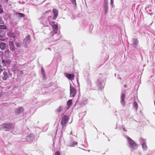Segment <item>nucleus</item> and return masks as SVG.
Masks as SVG:
<instances>
[{
	"label": "nucleus",
	"mask_w": 155,
	"mask_h": 155,
	"mask_svg": "<svg viewBox=\"0 0 155 155\" xmlns=\"http://www.w3.org/2000/svg\"><path fill=\"white\" fill-rule=\"evenodd\" d=\"M6 27L5 25H0V29H6Z\"/></svg>",
	"instance_id": "393cba45"
},
{
	"label": "nucleus",
	"mask_w": 155,
	"mask_h": 155,
	"mask_svg": "<svg viewBox=\"0 0 155 155\" xmlns=\"http://www.w3.org/2000/svg\"><path fill=\"white\" fill-rule=\"evenodd\" d=\"M133 43L131 45L134 47H136L138 43V41L136 38H134L132 40Z\"/></svg>",
	"instance_id": "4468645a"
},
{
	"label": "nucleus",
	"mask_w": 155,
	"mask_h": 155,
	"mask_svg": "<svg viewBox=\"0 0 155 155\" xmlns=\"http://www.w3.org/2000/svg\"><path fill=\"white\" fill-rule=\"evenodd\" d=\"M3 69L2 67L1 66H0V73L2 72L3 71Z\"/></svg>",
	"instance_id": "c85d7f7f"
},
{
	"label": "nucleus",
	"mask_w": 155,
	"mask_h": 155,
	"mask_svg": "<svg viewBox=\"0 0 155 155\" xmlns=\"http://www.w3.org/2000/svg\"><path fill=\"white\" fill-rule=\"evenodd\" d=\"M6 61V64L7 63L8 64H9L11 62V61H8V60Z\"/></svg>",
	"instance_id": "2f4dec72"
},
{
	"label": "nucleus",
	"mask_w": 155,
	"mask_h": 155,
	"mask_svg": "<svg viewBox=\"0 0 155 155\" xmlns=\"http://www.w3.org/2000/svg\"><path fill=\"white\" fill-rule=\"evenodd\" d=\"M6 44L5 42H2L0 43V48L2 50H5L6 47Z\"/></svg>",
	"instance_id": "2eb2a0df"
},
{
	"label": "nucleus",
	"mask_w": 155,
	"mask_h": 155,
	"mask_svg": "<svg viewBox=\"0 0 155 155\" xmlns=\"http://www.w3.org/2000/svg\"><path fill=\"white\" fill-rule=\"evenodd\" d=\"M3 10L2 8V6L0 4V14L3 13Z\"/></svg>",
	"instance_id": "a878e982"
},
{
	"label": "nucleus",
	"mask_w": 155,
	"mask_h": 155,
	"mask_svg": "<svg viewBox=\"0 0 155 155\" xmlns=\"http://www.w3.org/2000/svg\"><path fill=\"white\" fill-rule=\"evenodd\" d=\"M133 107L135 108V110L137 111L138 107V105L137 102H134L133 103Z\"/></svg>",
	"instance_id": "a211bd4d"
},
{
	"label": "nucleus",
	"mask_w": 155,
	"mask_h": 155,
	"mask_svg": "<svg viewBox=\"0 0 155 155\" xmlns=\"http://www.w3.org/2000/svg\"><path fill=\"white\" fill-rule=\"evenodd\" d=\"M3 76L2 77V79L4 80H6L8 78V75L7 72L4 71L3 72Z\"/></svg>",
	"instance_id": "dca6fc26"
},
{
	"label": "nucleus",
	"mask_w": 155,
	"mask_h": 155,
	"mask_svg": "<svg viewBox=\"0 0 155 155\" xmlns=\"http://www.w3.org/2000/svg\"><path fill=\"white\" fill-rule=\"evenodd\" d=\"M122 128H123V130L124 131H125V132H127V130H126V129L125 128V127H122Z\"/></svg>",
	"instance_id": "473e14b6"
},
{
	"label": "nucleus",
	"mask_w": 155,
	"mask_h": 155,
	"mask_svg": "<svg viewBox=\"0 0 155 155\" xmlns=\"http://www.w3.org/2000/svg\"><path fill=\"white\" fill-rule=\"evenodd\" d=\"M117 78L118 79H120V80L121 79V78L120 77H119L118 75V77H117Z\"/></svg>",
	"instance_id": "c9c22d12"
},
{
	"label": "nucleus",
	"mask_w": 155,
	"mask_h": 155,
	"mask_svg": "<svg viewBox=\"0 0 155 155\" xmlns=\"http://www.w3.org/2000/svg\"><path fill=\"white\" fill-rule=\"evenodd\" d=\"M16 14L18 15L19 17L21 18L25 16V14L21 13H17Z\"/></svg>",
	"instance_id": "412c9836"
},
{
	"label": "nucleus",
	"mask_w": 155,
	"mask_h": 155,
	"mask_svg": "<svg viewBox=\"0 0 155 155\" xmlns=\"http://www.w3.org/2000/svg\"><path fill=\"white\" fill-rule=\"evenodd\" d=\"M2 64L3 66H5L6 65V61L3 59L2 60Z\"/></svg>",
	"instance_id": "5701e85b"
},
{
	"label": "nucleus",
	"mask_w": 155,
	"mask_h": 155,
	"mask_svg": "<svg viewBox=\"0 0 155 155\" xmlns=\"http://www.w3.org/2000/svg\"><path fill=\"white\" fill-rule=\"evenodd\" d=\"M67 104L68 106H71L72 104V101L71 100H70L67 102Z\"/></svg>",
	"instance_id": "4be33fe9"
},
{
	"label": "nucleus",
	"mask_w": 155,
	"mask_h": 155,
	"mask_svg": "<svg viewBox=\"0 0 155 155\" xmlns=\"http://www.w3.org/2000/svg\"><path fill=\"white\" fill-rule=\"evenodd\" d=\"M65 75L68 79L71 80L74 79V74H69L66 73L65 74Z\"/></svg>",
	"instance_id": "9b49d317"
},
{
	"label": "nucleus",
	"mask_w": 155,
	"mask_h": 155,
	"mask_svg": "<svg viewBox=\"0 0 155 155\" xmlns=\"http://www.w3.org/2000/svg\"><path fill=\"white\" fill-rule=\"evenodd\" d=\"M139 141L140 143L142 144V148L144 150H146L147 149V146L146 140L144 139L141 138Z\"/></svg>",
	"instance_id": "7ed1b4c3"
},
{
	"label": "nucleus",
	"mask_w": 155,
	"mask_h": 155,
	"mask_svg": "<svg viewBox=\"0 0 155 155\" xmlns=\"http://www.w3.org/2000/svg\"><path fill=\"white\" fill-rule=\"evenodd\" d=\"M111 1V3L110 4L111 5L113 4L114 3V0H110Z\"/></svg>",
	"instance_id": "72a5a7b5"
},
{
	"label": "nucleus",
	"mask_w": 155,
	"mask_h": 155,
	"mask_svg": "<svg viewBox=\"0 0 155 155\" xmlns=\"http://www.w3.org/2000/svg\"><path fill=\"white\" fill-rule=\"evenodd\" d=\"M50 24L52 26V27L53 26H54L57 25L55 24V22L54 21H51L50 22Z\"/></svg>",
	"instance_id": "b1692460"
},
{
	"label": "nucleus",
	"mask_w": 155,
	"mask_h": 155,
	"mask_svg": "<svg viewBox=\"0 0 155 155\" xmlns=\"http://www.w3.org/2000/svg\"><path fill=\"white\" fill-rule=\"evenodd\" d=\"M15 45L17 47L19 48L20 46V44L18 42H16Z\"/></svg>",
	"instance_id": "bb28decb"
},
{
	"label": "nucleus",
	"mask_w": 155,
	"mask_h": 155,
	"mask_svg": "<svg viewBox=\"0 0 155 155\" xmlns=\"http://www.w3.org/2000/svg\"><path fill=\"white\" fill-rule=\"evenodd\" d=\"M55 155H60L59 152L56 151L55 153Z\"/></svg>",
	"instance_id": "c756f323"
},
{
	"label": "nucleus",
	"mask_w": 155,
	"mask_h": 155,
	"mask_svg": "<svg viewBox=\"0 0 155 155\" xmlns=\"http://www.w3.org/2000/svg\"><path fill=\"white\" fill-rule=\"evenodd\" d=\"M0 54H3V52L2 51H0Z\"/></svg>",
	"instance_id": "4c0bfd02"
},
{
	"label": "nucleus",
	"mask_w": 155,
	"mask_h": 155,
	"mask_svg": "<svg viewBox=\"0 0 155 155\" xmlns=\"http://www.w3.org/2000/svg\"><path fill=\"white\" fill-rule=\"evenodd\" d=\"M52 28L55 33H57V30L58 28V25H57L55 26H53Z\"/></svg>",
	"instance_id": "6ab92c4d"
},
{
	"label": "nucleus",
	"mask_w": 155,
	"mask_h": 155,
	"mask_svg": "<svg viewBox=\"0 0 155 155\" xmlns=\"http://www.w3.org/2000/svg\"><path fill=\"white\" fill-rule=\"evenodd\" d=\"M124 87H127V85H126L125 84V85H124Z\"/></svg>",
	"instance_id": "ea45409f"
},
{
	"label": "nucleus",
	"mask_w": 155,
	"mask_h": 155,
	"mask_svg": "<svg viewBox=\"0 0 155 155\" xmlns=\"http://www.w3.org/2000/svg\"><path fill=\"white\" fill-rule=\"evenodd\" d=\"M77 142H75L74 143V144L73 145V146H74L75 145H77Z\"/></svg>",
	"instance_id": "e433bc0d"
},
{
	"label": "nucleus",
	"mask_w": 155,
	"mask_h": 155,
	"mask_svg": "<svg viewBox=\"0 0 155 155\" xmlns=\"http://www.w3.org/2000/svg\"><path fill=\"white\" fill-rule=\"evenodd\" d=\"M125 95L121 93L120 97V103L122 105H124L125 104L124 99L125 98Z\"/></svg>",
	"instance_id": "f8f14e48"
},
{
	"label": "nucleus",
	"mask_w": 155,
	"mask_h": 155,
	"mask_svg": "<svg viewBox=\"0 0 155 155\" xmlns=\"http://www.w3.org/2000/svg\"><path fill=\"white\" fill-rule=\"evenodd\" d=\"M69 118L66 115H64L62 118L61 121V125L62 127L65 126L66 124L68 123Z\"/></svg>",
	"instance_id": "f03ea898"
},
{
	"label": "nucleus",
	"mask_w": 155,
	"mask_h": 155,
	"mask_svg": "<svg viewBox=\"0 0 155 155\" xmlns=\"http://www.w3.org/2000/svg\"><path fill=\"white\" fill-rule=\"evenodd\" d=\"M4 23V21L2 20V19H1V20H0V24H3Z\"/></svg>",
	"instance_id": "7c9ffc66"
},
{
	"label": "nucleus",
	"mask_w": 155,
	"mask_h": 155,
	"mask_svg": "<svg viewBox=\"0 0 155 155\" xmlns=\"http://www.w3.org/2000/svg\"><path fill=\"white\" fill-rule=\"evenodd\" d=\"M31 41V38L29 35L28 36L25 38L24 40L23 44L25 45V46L27 47V45L30 44Z\"/></svg>",
	"instance_id": "20e7f679"
},
{
	"label": "nucleus",
	"mask_w": 155,
	"mask_h": 155,
	"mask_svg": "<svg viewBox=\"0 0 155 155\" xmlns=\"http://www.w3.org/2000/svg\"><path fill=\"white\" fill-rule=\"evenodd\" d=\"M44 70H43V69H42V72H44Z\"/></svg>",
	"instance_id": "a19ab883"
},
{
	"label": "nucleus",
	"mask_w": 155,
	"mask_h": 155,
	"mask_svg": "<svg viewBox=\"0 0 155 155\" xmlns=\"http://www.w3.org/2000/svg\"><path fill=\"white\" fill-rule=\"evenodd\" d=\"M76 91L73 87L70 86V96L71 97H74L76 95Z\"/></svg>",
	"instance_id": "0eeeda50"
},
{
	"label": "nucleus",
	"mask_w": 155,
	"mask_h": 155,
	"mask_svg": "<svg viewBox=\"0 0 155 155\" xmlns=\"http://www.w3.org/2000/svg\"><path fill=\"white\" fill-rule=\"evenodd\" d=\"M5 2H6V3H7L8 2V0H5Z\"/></svg>",
	"instance_id": "58836bf2"
},
{
	"label": "nucleus",
	"mask_w": 155,
	"mask_h": 155,
	"mask_svg": "<svg viewBox=\"0 0 155 155\" xmlns=\"http://www.w3.org/2000/svg\"><path fill=\"white\" fill-rule=\"evenodd\" d=\"M24 74V72L23 71H19L17 73V75L18 77H21Z\"/></svg>",
	"instance_id": "aec40b11"
},
{
	"label": "nucleus",
	"mask_w": 155,
	"mask_h": 155,
	"mask_svg": "<svg viewBox=\"0 0 155 155\" xmlns=\"http://www.w3.org/2000/svg\"><path fill=\"white\" fill-rule=\"evenodd\" d=\"M9 45L10 50L12 52H14L15 50V48L12 41H10Z\"/></svg>",
	"instance_id": "1a4fd4ad"
},
{
	"label": "nucleus",
	"mask_w": 155,
	"mask_h": 155,
	"mask_svg": "<svg viewBox=\"0 0 155 155\" xmlns=\"http://www.w3.org/2000/svg\"><path fill=\"white\" fill-rule=\"evenodd\" d=\"M71 1L73 4L76 5V0H71Z\"/></svg>",
	"instance_id": "cd10ccee"
},
{
	"label": "nucleus",
	"mask_w": 155,
	"mask_h": 155,
	"mask_svg": "<svg viewBox=\"0 0 155 155\" xmlns=\"http://www.w3.org/2000/svg\"><path fill=\"white\" fill-rule=\"evenodd\" d=\"M103 10L105 15H106L108 10V6L107 0H104Z\"/></svg>",
	"instance_id": "39448f33"
},
{
	"label": "nucleus",
	"mask_w": 155,
	"mask_h": 155,
	"mask_svg": "<svg viewBox=\"0 0 155 155\" xmlns=\"http://www.w3.org/2000/svg\"><path fill=\"white\" fill-rule=\"evenodd\" d=\"M53 13L54 15V16L53 17L52 19L53 20H55L57 17L58 12L57 9H53Z\"/></svg>",
	"instance_id": "9d476101"
},
{
	"label": "nucleus",
	"mask_w": 155,
	"mask_h": 155,
	"mask_svg": "<svg viewBox=\"0 0 155 155\" xmlns=\"http://www.w3.org/2000/svg\"><path fill=\"white\" fill-rule=\"evenodd\" d=\"M8 35L11 38H15V34L11 32H9L7 33Z\"/></svg>",
	"instance_id": "f3484780"
},
{
	"label": "nucleus",
	"mask_w": 155,
	"mask_h": 155,
	"mask_svg": "<svg viewBox=\"0 0 155 155\" xmlns=\"http://www.w3.org/2000/svg\"><path fill=\"white\" fill-rule=\"evenodd\" d=\"M127 143L129 147L134 150L136 149L137 148V146L134 141L128 137H127Z\"/></svg>",
	"instance_id": "f257e3e1"
},
{
	"label": "nucleus",
	"mask_w": 155,
	"mask_h": 155,
	"mask_svg": "<svg viewBox=\"0 0 155 155\" xmlns=\"http://www.w3.org/2000/svg\"><path fill=\"white\" fill-rule=\"evenodd\" d=\"M5 40L4 39L0 38V41H5Z\"/></svg>",
	"instance_id": "f704fd0d"
},
{
	"label": "nucleus",
	"mask_w": 155,
	"mask_h": 155,
	"mask_svg": "<svg viewBox=\"0 0 155 155\" xmlns=\"http://www.w3.org/2000/svg\"><path fill=\"white\" fill-rule=\"evenodd\" d=\"M2 125L3 126V128L5 129V131L9 130L12 128V125L11 124L5 123Z\"/></svg>",
	"instance_id": "423d86ee"
},
{
	"label": "nucleus",
	"mask_w": 155,
	"mask_h": 155,
	"mask_svg": "<svg viewBox=\"0 0 155 155\" xmlns=\"http://www.w3.org/2000/svg\"><path fill=\"white\" fill-rule=\"evenodd\" d=\"M98 81V82H97V87L98 88L99 90H101L104 87V86L102 85L104 80L103 79L99 78Z\"/></svg>",
	"instance_id": "6e6552de"
},
{
	"label": "nucleus",
	"mask_w": 155,
	"mask_h": 155,
	"mask_svg": "<svg viewBox=\"0 0 155 155\" xmlns=\"http://www.w3.org/2000/svg\"><path fill=\"white\" fill-rule=\"evenodd\" d=\"M23 108L22 107H20L16 109L15 113L16 115L19 114L21 112L23 111Z\"/></svg>",
	"instance_id": "ddd939ff"
}]
</instances>
